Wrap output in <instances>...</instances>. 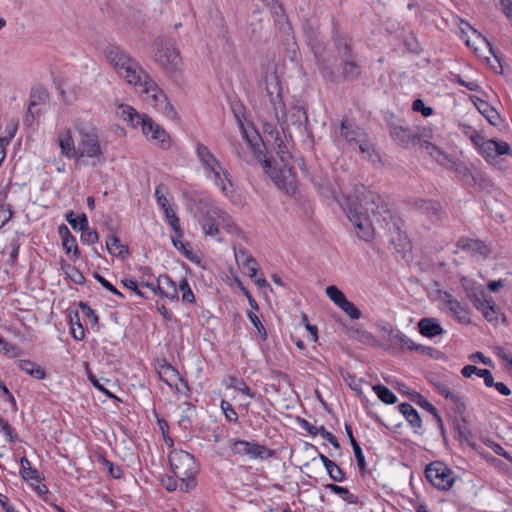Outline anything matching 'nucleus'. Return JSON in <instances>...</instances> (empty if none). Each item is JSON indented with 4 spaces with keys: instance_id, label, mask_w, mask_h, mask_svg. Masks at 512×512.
<instances>
[{
    "instance_id": "obj_1",
    "label": "nucleus",
    "mask_w": 512,
    "mask_h": 512,
    "mask_svg": "<svg viewBox=\"0 0 512 512\" xmlns=\"http://www.w3.org/2000/svg\"><path fill=\"white\" fill-rule=\"evenodd\" d=\"M356 193L355 199L347 198L344 211L357 237L370 241L374 237V222L388 223L391 211L380 195L365 186L357 188Z\"/></svg>"
},
{
    "instance_id": "obj_2",
    "label": "nucleus",
    "mask_w": 512,
    "mask_h": 512,
    "mask_svg": "<svg viewBox=\"0 0 512 512\" xmlns=\"http://www.w3.org/2000/svg\"><path fill=\"white\" fill-rule=\"evenodd\" d=\"M117 115L133 128H141L143 136L156 147L167 150L171 146L168 132L146 114H139L130 105H119Z\"/></svg>"
},
{
    "instance_id": "obj_3",
    "label": "nucleus",
    "mask_w": 512,
    "mask_h": 512,
    "mask_svg": "<svg viewBox=\"0 0 512 512\" xmlns=\"http://www.w3.org/2000/svg\"><path fill=\"white\" fill-rule=\"evenodd\" d=\"M198 222L203 234L215 238L218 242L222 241L220 227L236 238L244 237L233 217L222 206L214 202L201 212Z\"/></svg>"
},
{
    "instance_id": "obj_4",
    "label": "nucleus",
    "mask_w": 512,
    "mask_h": 512,
    "mask_svg": "<svg viewBox=\"0 0 512 512\" xmlns=\"http://www.w3.org/2000/svg\"><path fill=\"white\" fill-rule=\"evenodd\" d=\"M195 153L205 177L226 197H230L234 192V188L229 171L205 144L197 142L195 144Z\"/></svg>"
},
{
    "instance_id": "obj_5",
    "label": "nucleus",
    "mask_w": 512,
    "mask_h": 512,
    "mask_svg": "<svg viewBox=\"0 0 512 512\" xmlns=\"http://www.w3.org/2000/svg\"><path fill=\"white\" fill-rule=\"evenodd\" d=\"M104 56L119 77L133 87L147 74L137 60L118 46L110 45L106 47Z\"/></svg>"
},
{
    "instance_id": "obj_6",
    "label": "nucleus",
    "mask_w": 512,
    "mask_h": 512,
    "mask_svg": "<svg viewBox=\"0 0 512 512\" xmlns=\"http://www.w3.org/2000/svg\"><path fill=\"white\" fill-rule=\"evenodd\" d=\"M334 142L337 146H344V143L351 149L362 154L363 158L373 160V145L363 129L352 122L342 121L339 135L335 136Z\"/></svg>"
},
{
    "instance_id": "obj_7",
    "label": "nucleus",
    "mask_w": 512,
    "mask_h": 512,
    "mask_svg": "<svg viewBox=\"0 0 512 512\" xmlns=\"http://www.w3.org/2000/svg\"><path fill=\"white\" fill-rule=\"evenodd\" d=\"M262 102L265 106H269L276 122H280L285 117V104L282 97L281 81L274 70L271 68L265 72V76L260 83Z\"/></svg>"
},
{
    "instance_id": "obj_8",
    "label": "nucleus",
    "mask_w": 512,
    "mask_h": 512,
    "mask_svg": "<svg viewBox=\"0 0 512 512\" xmlns=\"http://www.w3.org/2000/svg\"><path fill=\"white\" fill-rule=\"evenodd\" d=\"M135 90L145 95L146 102L169 119L176 118V111L166 94L157 86L147 73L135 86Z\"/></svg>"
},
{
    "instance_id": "obj_9",
    "label": "nucleus",
    "mask_w": 512,
    "mask_h": 512,
    "mask_svg": "<svg viewBox=\"0 0 512 512\" xmlns=\"http://www.w3.org/2000/svg\"><path fill=\"white\" fill-rule=\"evenodd\" d=\"M154 60L169 76L180 75L183 71V61L175 43L168 39L155 42Z\"/></svg>"
},
{
    "instance_id": "obj_10",
    "label": "nucleus",
    "mask_w": 512,
    "mask_h": 512,
    "mask_svg": "<svg viewBox=\"0 0 512 512\" xmlns=\"http://www.w3.org/2000/svg\"><path fill=\"white\" fill-rule=\"evenodd\" d=\"M169 463L173 473L181 480L180 489L189 492L195 486L196 462L194 457L183 450H173L169 454Z\"/></svg>"
},
{
    "instance_id": "obj_11",
    "label": "nucleus",
    "mask_w": 512,
    "mask_h": 512,
    "mask_svg": "<svg viewBox=\"0 0 512 512\" xmlns=\"http://www.w3.org/2000/svg\"><path fill=\"white\" fill-rule=\"evenodd\" d=\"M75 129L80 135L77 156L99 158L103 152L97 130L80 122L75 123Z\"/></svg>"
},
{
    "instance_id": "obj_12",
    "label": "nucleus",
    "mask_w": 512,
    "mask_h": 512,
    "mask_svg": "<svg viewBox=\"0 0 512 512\" xmlns=\"http://www.w3.org/2000/svg\"><path fill=\"white\" fill-rule=\"evenodd\" d=\"M425 476L428 482L436 489L448 491L455 482L452 469L442 461H433L426 466Z\"/></svg>"
},
{
    "instance_id": "obj_13",
    "label": "nucleus",
    "mask_w": 512,
    "mask_h": 512,
    "mask_svg": "<svg viewBox=\"0 0 512 512\" xmlns=\"http://www.w3.org/2000/svg\"><path fill=\"white\" fill-rule=\"evenodd\" d=\"M234 257L237 265L245 271V274L251 278L260 288L269 286L264 277H257L258 264L257 261L244 248H235Z\"/></svg>"
},
{
    "instance_id": "obj_14",
    "label": "nucleus",
    "mask_w": 512,
    "mask_h": 512,
    "mask_svg": "<svg viewBox=\"0 0 512 512\" xmlns=\"http://www.w3.org/2000/svg\"><path fill=\"white\" fill-rule=\"evenodd\" d=\"M480 154L488 161L493 162L498 156L511 153L510 146L507 142L495 139L484 140L477 136L474 139Z\"/></svg>"
},
{
    "instance_id": "obj_15",
    "label": "nucleus",
    "mask_w": 512,
    "mask_h": 512,
    "mask_svg": "<svg viewBox=\"0 0 512 512\" xmlns=\"http://www.w3.org/2000/svg\"><path fill=\"white\" fill-rule=\"evenodd\" d=\"M230 447L234 455L247 456L250 459H265L272 455L269 449L256 442L235 440L232 441Z\"/></svg>"
},
{
    "instance_id": "obj_16",
    "label": "nucleus",
    "mask_w": 512,
    "mask_h": 512,
    "mask_svg": "<svg viewBox=\"0 0 512 512\" xmlns=\"http://www.w3.org/2000/svg\"><path fill=\"white\" fill-rule=\"evenodd\" d=\"M325 293L327 297L351 319L358 320L362 317L361 310L350 302L338 287L330 285L326 287Z\"/></svg>"
},
{
    "instance_id": "obj_17",
    "label": "nucleus",
    "mask_w": 512,
    "mask_h": 512,
    "mask_svg": "<svg viewBox=\"0 0 512 512\" xmlns=\"http://www.w3.org/2000/svg\"><path fill=\"white\" fill-rule=\"evenodd\" d=\"M158 375L164 383L177 393H182L184 389H188L187 382L182 378L180 373L166 362L159 366Z\"/></svg>"
},
{
    "instance_id": "obj_18",
    "label": "nucleus",
    "mask_w": 512,
    "mask_h": 512,
    "mask_svg": "<svg viewBox=\"0 0 512 512\" xmlns=\"http://www.w3.org/2000/svg\"><path fill=\"white\" fill-rule=\"evenodd\" d=\"M264 167L267 168V173L270 175L275 184L286 191L288 194H294L296 191V185L294 177L291 173V168L285 171H276L270 166V162L267 159H263Z\"/></svg>"
},
{
    "instance_id": "obj_19",
    "label": "nucleus",
    "mask_w": 512,
    "mask_h": 512,
    "mask_svg": "<svg viewBox=\"0 0 512 512\" xmlns=\"http://www.w3.org/2000/svg\"><path fill=\"white\" fill-rule=\"evenodd\" d=\"M442 302L446 305L451 315L460 323L468 324L470 322V314L468 309L451 294L444 293L441 296Z\"/></svg>"
},
{
    "instance_id": "obj_20",
    "label": "nucleus",
    "mask_w": 512,
    "mask_h": 512,
    "mask_svg": "<svg viewBox=\"0 0 512 512\" xmlns=\"http://www.w3.org/2000/svg\"><path fill=\"white\" fill-rule=\"evenodd\" d=\"M461 38L465 41L466 45L473 49L475 52H478L482 46L491 50L490 43L487 41V39L468 23H465L461 28Z\"/></svg>"
},
{
    "instance_id": "obj_21",
    "label": "nucleus",
    "mask_w": 512,
    "mask_h": 512,
    "mask_svg": "<svg viewBox=\"0 0 512 512\" xmlns=\"http://www.w3.org/2000/svg\"><path fill=\"white\" fill-rule=\"evenodd\" d=\"M457 247L481 259L486 258L490 252L488 246L478 239L461 238L457 243Z\"/></svg>"
},
{
    "instance_id": "obj_22",
    "label": "nucleus",
    "mask_w": 512,
    "mask_h": 512,
    "mask_svg": "<svg viewBox=\"0 0 512 512\" xmlns=\"http://www.w3.org/2000/svg\"><path fill=\"white\" fill-rule=\"evenodd\" d=\"M57 143L60 148V153L67 159H73L77 156V151L72 137V132L69 128H64L59 131L57 135Z\"/></svg>"
},
{
    "instance_id": "obj_23",
    "label": "nucleus",
    "mask_w": 512,
    "mask_h": 512,
    "mask_svg": "<svg viewBox=\"0 0 512 512\" xmlns=\"http://www.w3.org/2000/svg\"><path fill=\"white\" fill-rule=\"evenodd\" d=\"M418 328L421 335L427 338H433L442 335L445 331L436 318H422L418 322Z\"/></svg>"
},
{
    "instance_id": "obj_24",
    "label": "nucleus",
    "mask_w": 512,
    "mask_h": 512,
    "mask_svg": "<svg viewBox=\"0 0 512 512\" xmlns=\"http://www.w3.org/2000/svg\"><path fill=\"white\" fill-rule=\"evenodd\" d=\"M466 292L468 298L473 302L475 308L478 311L483 310L485 306L493 301V298L488 295L481 286L472 289L467 288Z\"/></svg>"
},
{
    "instance_id": "obj_25",
    "label": "nucleus",
    "mask_w": 512,
    "mask_h": 512,
    "mask_svg": "<svg viewBox=\"0 0 512 512\" xmlns=\"http://www.w3.org/2000/svg\"><path fill=\"white\" fill-rule=\"evenodd\" d=\"M418 210L426 215L432 222L437 221L441 217V207L438 202L431 200H419L415 203Z\"/></svg>"
},
{
    "instance_id": "obj_26",
    "label": "nucleus",
    "mask_w": 512,
    "mask_h": 512,
    "mask_svg": "<svg viewBox=\"0 0 512 512\" xmlns=\"http://www.w3.org/2000/svg\"><path fill=\"white\" fill-rule=\"evenodd\" d=\"M160 289L158 294L171 301L178 300V285L169 276H160Z\"/></svg>"
},
{
    "instance_id": "obj_27",
    "label": "nucleus",
    "mask_w": 512,
    "mask_h": 512,
    "mask_svg": "<svg viewBox=\"0 0 512 512\" xmlns=\"http://www.w3.org/2000/svg\"><path fill=\"white\" fill-rule=\"evenodd\" d=\"M434 387L439 394L452 401L459 409L465 408L463 397L459 393L452 391L447 383L436 381L434 382Z\"/></svg>"
},
{
    "instance_id": "obj_28",
    "label": "nucleus",
    "mask_w": 512,
    "mask_h": 512,
    "mask_svg": "<svg viewBox=\"0 0 512 512\" xmlns=\"http://www.w3.org/2000/svg\"><path fill=\"white\" fill-rule=\"evenodd\" d=\"M223 384L228 389L238 391L239 393L250 399L255 398V392H253L244 381L239 380L235 376H228L226 379L223 380Z\"/></svg>"
},
{
    "instance_id": "obj_29",
    "label": "nucleus",
    "mask_w": 512,
    "mask_h": 512,
    "mask_svg": "<svg viewBox=\"0 0 512 512\" xmlns=\"http://www.w3.org/2000/svg\"><path fill=\"white\" fill-rule=\"evenodd\" d=\"M478 111L487 119V121L493 125L497 126L501 121L500 114L486 101L478 99L475 103Z\"/></svg>"
},
{
    "instance_id": "obj_30",
    "label": "nucleus",
    "mask_w": 512,
    "mask_h": 512,
    "mask_svg": "<svg viewBox=\"0 0 512 512\" xmlns=\"http://www.w3.org/2000/svg\"><path fill=\"white\" fill-rule=\"evenodd\" d=\"M106 248L112 256L118 258H125L128 254L127 246L122 244L119 238L115 235L108 236L106 240Z\"/></svg>"
},
{
    "instance_id": "obj_31",
    "label": "nucleus",
    "mask_w": 512,
    "mask_h": 512,
    "mask_svg": "<svg viewBox=\"0 0 512 512\" xmlns=\"http://www.w3.org/2000/svg\"><path fill=\"white\" fill-rule=\"evenodd\" d=\"M284 114L283 120L278 122L281 125L291 123L300 128L307 121L306 112L301 107H293L289 114Z\"/></svg>"
},
{
    "instance_id": "obj_32",
    "label": "nucleus",
    "mask_w": 512,
    "mask_h": 512,
    "mask_svg": "<svg viewBox=\"0 0 512 512\" xmlns=\"http://www.w3.org/2000/svg\"><path fill=\"white\" fill-rule=\"evenodd\" d=\"M59 234L62 239L63 248L66 252L70 253L73 251L74 255L78 257L80 255L79 249L77 247L76 240L70 233L69 229L65 225H61L59 227Z\"/></svg>"
},
{
    "instance_id": "obj_33",
    "label": "nucleus",
    "mask_w": 512,
    "mask_h": 512,
    "mask_svg": "<svg viewBox=\"0 0 512 512\" xmlns=\"http://www.w3.org/2000/svg\"><path fill=\"white\" fill-rule=\"evenodd\" d=\"M391 136L401 146H408L416 138L409 128L402 126L394 127Z\"/></svg>"
},
{
    "instance_id": "obj_34",
    "label": "nucleus",
    "mask_w": 512,
    "mask_h": 512,
    "mask_svg": "<svg viewBox=\"0 0 512 512\" xmlns=\"http://www.w3.org/2000/svg\"><path fill=\"white\" fill-rule=\"evenodd\" d=\"M243 135L255 158L261 161L264 158L262 152V147L264 146V143L260 139L259 134L257 132H254L252 137H250L247 131L243 130Z\"/></svg>"
},
{
    "instance_id": "obj_35",
    "label": "nucleus",
    "mask_w": 512,
    "mask_h": 512,
    "mask_svg": "<svg viewBox=\"0 0 512 512\" xmlns=\"http://www.w3.org/2000/svg\"><path fill=\"white\" fill-rule=\"evenodd\" d=\"M400 412L406 418V420L412 425L414 428H420L422 425L421 418L417 410L409 403H402L399 406Z\"/></svg>"
},
{
    "instance_id": "obj_36",
    "label": "nucleus",
    "mask_w": 512,
    "mask_h": 512,
    "mask_svg": "<svg viewBox=\"0 0 512 512\" xmlns=\"http://www.w3.org/2000/svg\"><path fill=\"white\" fill-rule=\"evenodd\" d=\"M19 366L22 371L38 380L44 379L46 376L44 369L30 360H21Z\"/></svg>"
},
{
    "instance_id": "obj_37",
    "label": "nucleus",
    "mask_w": 512,
    "mask_h": 512,
    "mask_svg": "<svg viewBox=\"0 0 512 512\" xmlns=\"http://www.w3.org/2000/svg\"><path fill=\"white\" fill-rule=\"evenodd\" d=\"M21 470L20 474L22 478L26 481H35L37 483L40 482V476L36 469L31 467L30 461L27 457L23 456L20 459Z\"/></svg>"
},
{
    "instance_id": "obj_38",
    "label": "nucleus",
    "mask_w": 512,
    "mask_h": 512,
    "mask_svg": "<svg viewBox=\"0 0 512 512\" xmlns=\"http://www.w3.org/2000/svg\"><path fill=\"white\" fill-rule=\"evenodd\" d=\"M183 232L182 229H180V235H174L171 237V241L175 249H177L180 253H182L187 259L194 261L196 256L191 248H189L188 244H185L182 241Z\"/></svg>"
},
{
    "instance_id": "obj_39",
    "label": "nucleus",
    "mask_w": 512,
    "mask_h": 512,
    "mask_svg": "<svg viewBox=\"0 0 512 512\" xmlns=\"http://www.w3.org/2000/svg\"><path fill=\"white\" fill-rule=\"evenodd\" d=\"M424 148L427 151V153L431 157H433L440 165L448 167L449 164L451 163V160L448 158V156L434 144L430 142H425Z\"/></svg>"
},
{
    "instance_id": "obj_40",
    "label": "nucleus",
    "mask_w": 512,
    "mask_h": 512,
    "mask_svg": "<svg viewBox=\"0 0 512 512\" xmlns=\"http://www.w3.org/2000/svg\"><path fill=\"white\" fill-rule=\"evenodd\" d=\"M392 341L401 346L402 348H407L409 350H422L423 346L416 344L413 340H411L404 333L397 331L392 334Z\"/></svg>"
},
{
    "instance_id": "obj_41",
    "label": "nucleus",
    "mask_w": 512,
    "mask_h": 512,
    "mask_svg": "<svg viewBox=\"0 0 512 512\" xmlns=\"http://www.w3.org/2000/svg\"><path fill=\"white\" fill-rule=\"evenodd\" d=\"M373 391L376 393L378 398L386 404H394L397 402L396 395L390 389L381 384L374 385Z\"/></svg>"
},
{
    "instance_id": "obj_42",
    "label": "nucleus",
    "mask_w": 512,
    "mask_h": 512,
    "mask_svg": "<svg viewBox=\"0 0 512 512\" xmlns=\"http://www.w3.org/2000/svg\"><path fill=\"white\" fill-rule=\"evenodd\" d=\"M70 330L72 337L76 341H81L84 339L85 330L80 322L78 313H75L74 316H70Z\"/></svg>"
},
{
    "instance_id": "obj_43",
    "label": "nucleus",
    "mask_w": 512,
    "mask_h": 512,
    "mask_svg": "<svg viewBox=\"0 0 512 512\" xmlns=\"http://www.w3.org/2000/svg\"><path fill=\"white\" fill-rule=\"evenodd\" d=\"M66 221L71 225L73 229L83 230L88 226V218L82 213L78 217H75L72 211L68 212L65 216Z\"/></svg>"
},
{
    "instance_id": "obj_44",
    "label": "nucleus",
    "mask_w": 512,
    "mask_h": 512,
    "mask_svg": "<svg viewBox=\"0 0 512 512\" xmlns=\"http://www.w3.org/2000/svg\"><path fill=\"white\" fill-rule=\"evenodd\" d=\"M483 317L490 323L497 324L500 316V308L491 301L483 310L480 311Z\"/></svg>"
},
{
    "instance_id": "obj_45",
    "label": "nucleus",
    "mask_w": 512,
    "mask_h": 512,
    "mask_svg": "<svg viewBox=\"0 0 512 512\" xmlns=\"http://www.w3.org/2000/svg\"><path fill=\"white\" fill-rule=\"evenodd\" d=\"M163 213L165 215L166 222L171 227L173 232L176 235H180L181 224H180V219L178 218V216L175 213V210L172 207H170L168 209L165 208V210H163Z\"/></svg>"
},
{
    "instance_id": "obj_46",
    "label": "nucleus",
    "mask_w": 512,
    "mask_h": 512,
    "mask_svg": "<svg viewBox=\"0 0 512 512\" xmlns=\"http://www.w3.org/2000/svg\"><path fill=\"white\" fill-rule=\"evenodd\" d=\"M178 291L181 293V299L184 303L191 304L195 302L194 293L192 292L186 278L181 279L179 282Z\"/></svg>"
},
{
    "instance_id": "obj_47",
    "label": "nucleus",
    "mask_w": 512,
    "mask_h": 512,
    "mask_svg": "<svg viewBox=\"0 0 512 512\" xmlns=\"http://www.w3.org/2000/svg\"><path fill=\"white\" fill-rule=\"evenodd\" d=\"M88 379L96 389H98L99 391L104 393L109 398H114V395L105 387L110 382L108 379H105V378L98 379L92 373H88Z\"/></svg>"
},
{
    "instance_id": "obj_48",
    "label": "nucleus",
    "mask_w": 512,
    "mask_h": 512,
    "mask_svg": "<svg viewBox=\"0 0 512 512\" xmlns=\"http://www.w3.org/2000/svg\"><path fill=\"white\" fill-rule=\"evenodd\" d=\"M420 397V400L418 401L419 406H421L423 409L428 411L431 415H433L434 419L437 421L440 428H443V422L442 418L439 415L437 409L434 407L432 403H430L427 399Z\"/></svg>"
},
{
    "instance_id": "obj_49",
    "label": "nucleus",
    "mask_w": 512,
    "mask_h": 512,
    "mask_svg": "<svg viewBox=\"0 0 512 512\" xmlns=\"http://www.w3.org/2000/svg\"><path fill=\"white\" fill-rule=\"evenodd\" d=\"M326 471L335 482H343L345 480V473L334 461L326 468Z\"/></svg>"
},
{
    "instance_id": "obj_50",
    "label": "nucleus",
    "mask_w": 512,
    "mask_h": 512,
    "mask_svg": "<svg viewBox=\"0 0 512 512\" xmlns=\"http://www.w3.org/2000/svg\"><path fill=\"white\" fill-rule=\"evenodd\" d=\"M18 130V122L15 120H12L7 128H6V135L3 137H0V145L7 146L14 138L16 132Z\"/></svg>"
},
{
    "instance_id": "obj_51",
    "label": "nucleus",
    "mask_w": 512,
    "mask_h": 512,
    "mask_svg": "<svg viewBox=\"0 0 512 512\" xmlns=\"http://www.w3.org/2000/svg\"><path fill=\"white\" fill-rule=\"evenodd\" d=\"M220 408L228 421L238 423V415L230 402L222 400Z\"/></svg>"
},
{
    "instance_id": "obj_52",
    "label": "nucleus",
    "mask_w": 512,
    "mask_h": 512,
    "mask_svg": "<svg viewBox=\"0 0 512 512\" xmlns=\"http://www.w3.org/2000/svg\"><path fill=\"white\" fill-rule=\"evenodd\" d=\"M81 241L84 244L92 245L98 242L99 235L96 230L90 229L88 226L87 228L81 230Z\"/></svg>"
},
{
    "instance_id": "obj_53",
    "label": "nucleus",
    "mask_w": 512,
    "mask_h": 512,
    "mask_svg": "<svg viewBox=\"0 0 512 512\" xmlns=\"http://www.w3.org/2000/svg\"><path fill=\"white\" fill-rule=\"evenodd\" d=\"M262 128L268 142L271 140L277 142L279 140V132L273 123L265 121L263 122Z\"/></svg>"
},
{
    "instance_id": "obj_54",
    "label": "nucleus",
    "mask_w": 512,
    "mask_h": 512,
    "mask_svg": "<svg viewBox=\"0 0 512 512\" xmlns=\"http://www.w3.org/2000/svg\"><path fill=\"white\" fill-rule=\"evenodd\" d=\"M247 317L251 321L253 326L256 328V330H257L259 336L261 337V339L265 340L267 338L266 329L263 326V324L261 323V321L259 320L258 316L254 312L249 311L247 313Z\"/></svg>"
},
{
    "instance_id": "obj_55",
    "label": "nucleus",
    "mask_w": 512,
    "mask_h": 512,
    "mask_svg": "<svg viewBox=\"0 0 512 512\" xmlns=\"http://www.w3.org/2000/svg\"><path fill=\"white\" fill-rule=\"evenodd\" d=\"M360 73L359 66L351 60H345L343 74L346 78H354Z\"/></svg>"
},
{
    "instance_id": "obj_56",
    "label": "nucleus",
    "mask_w": 512,
    "mask_h": 512,
    "mask_svg": "<svg viewBox=\"0 0 512 512\" xmlns=\"http://www.w3.org/2000/svg\"><path fill=\"white\" fill-rule=\"evenodd\" d=\"M164 186L163 185H158L156 188H155V198H156V202L158 204V206L163 210L168 209L171 207V205L169 204V201L167 199V197L165 196L164 192Z\"/></svg>"
},
{
    "instance_id": "obj_57",
    "label": "nucleus",
    "mask_w": 512,
    "mask_h": 512,
    "mask_svg": "<svg viewBox=\"0 0 512 512\" xmlns=\"http://www.w3.org/2000/svg\"><path fill=\"white\" fill-rule=\"evenodd\" d=\"M352 448H353L354 456L356 458L358 467L360 468L361 471H365L366 470L365 457H364L361 447L359 446V444L357 443L356 440L352 441Z\"/></svg>"
},
{
    "instance_id": "obj_58",
    "label": "nucleus",
    "mask_w": 512,
    "mask_h": 512,
    "mask_svg": "<svg viewBox=\"0 0 512 512\" xmlns=\"http://www.w3.org/2000/svg\"><path fill=\"white\" fill-rule=\"evenodd\" d=\"M487 447L491 448L497 455L505 457L507 460L512 461L510 454L499 444L491 439L485 441Z\"/></svg>"
},
{
    "instance_id": "obj_59",
    "label": "nucleus",
    "mask_w": 512,
    "mask_h": 512,
    "mask_svg": "<svg viewBox=\"0 0 512 512\" xmlns=\"http://www.w3.org/2000/svg\"><path fill=\"white\" fill-rule=\"evenodd\" d=\"M412 109L415 112L421 113L424 117H429L433 114V109L425 105L423 100L416 99L412 104Z\"/></svg>"
},
{
    "instance_id": "obj_60",
    "label": "nucleus",
    "mask_w": 512,
    "mask_h": 512,
    "mask_svg": "<svg viewBox=\"0 0 512 512\" xmlns=\"http://www.w3.org/2000/svg\"><path fill=\"white\" fill-rule=\"evenodd\" d=\"M0 352L14 357L17 355V347L7 342L2 336H0Z\"/></svg>"
},
{
    "instance_id": "obj_61",
    "label": "nucleus",
    "mask_w": 512,
    "mask_h": 512,
    "mask_svg": "<svg viewBox=\"0 0 512 512\" xmlns=\"http://www.w3.org/2000/svg\"><path fill=\"white\" fill-rule=\"evenodd\" d=\"M0 430L3 431L6 438L9 441H11V442L15 441L16 435L14 434L13 428L11 427V425L9 424V422L7 420H5L4 418H1V417H0Z\"/></svg>"
},
{
    "instance_id": "obj_62",
    "label": "nucleus",
    "mask_w": 512,
    "mask_h": 512,
    "mask_svg": "<svg viewBox=\"0 0 512 512\" xmlns=\"http://www.w3.org/2000/svg\"><path fill=\"white\" fill-rule=\"evenodd\" d=\"M79 306H80L82 313L89 319V322L92 325H96L98 323V316L91 309V307L86 303H80Z\"/></svg>"
},
{
    "instance_id": "obj_63",
    "label": "nucleus",
    "mask_w": 512,
    "mask_h": 512,
    "mask_svg": "<svg viewBox=\"0 0 512 512\" xmlns=\"http://www.w3.org/2000/svg\"><path fill=\"white\" fill-rule=\"evenodd\" d=\"M95 278L96 280L105 288L107 289L108 291H110L111 293H113L114 295L120 297V298H123L124 295L118 291L108 280H106L104 277L96 274L95 275Z\"/></svg>"
},
{
    "instance_id": "obj_64",
    "label": "nucleus",
    "mask_w": 512,
    "mask_h": 512,
    "mask_svg": "<svg viewBox=\"0 0 512 512\" xmlns=\"http://www.w3.org/2000/svg\"><path fill=\"white\" fill-rule=\"evenodd\" d=\"M496 355L505 361L512 369V353L504 347L495 348Z\"/></svg>"
}]
</instances>
